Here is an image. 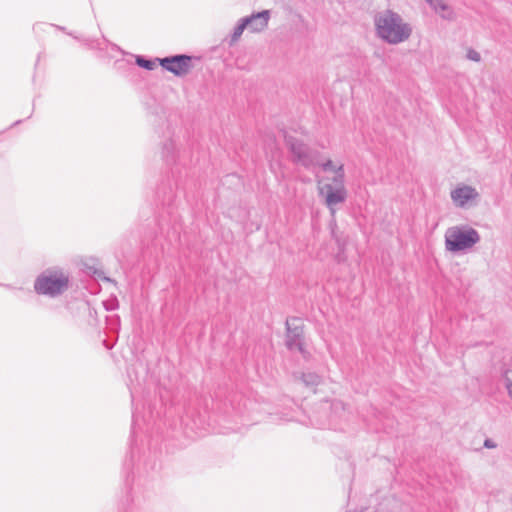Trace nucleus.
<instances>
[{"instance_id": "1", "label": "nucleus", "mask_w": 512, "mask_h": 512, "mask_svg": "<svg viewBox=\"0 0 512 512\" xmlns=\"http://www.w3.org/2000/svg\"><path fill=\"white\" fill-rule=\"evenodd\" d=\"M373 24L376 36L390 45H397L407 41L413 31L412 26L399 13L391 9L375 13Z\"/></svg>"}, {"instance_id": "2", "label": "nucleus", "mask_w": 512, "mask_h": 512, "mask_svg": "<svg viewBox=\"0 0 512 512\" xmlns=\"http://www.w3.org/2000/svg\"><path fill=\"white\" fill-rule=\"evenodd\" d=\"M69 276L60 269L45 270L34 281V291L38 295L56 298L69 288Z\"/></svg>"}, {"instance_id": "3", "label": "nucleus", "mask_w": 512, "mask_h": 512, "mask_svg": "<svg viewBox=\"0 0 512 512\" xmlns=\"http://www.w3.org/2000/svg\"><path fill=\"white\" fill-rule=\"evenodd\" d=\"M480 241L478 231L469 226H454L445 233L446 249L450 252H459L473 247Z\"/></svg>"}, {"instance_id": "4", "label": "nucleus", "mask_w": 512, "mask_h": 512, "mask_svg": "<svg viewBox=\"0 0 512 512\" xmlns=\"http://www.w3.org/2000/svg\"><path fill=\"white\" fill-rule=\"evenodd\" d=\"M286 145L292 155V161L311 170L320 164L321 153L304 141L293 136L286 137Z\"/></svg>"}, {"instance_id": "5", "label": "nucleus", "mask_w": 512, "mask_h": 512, "mask_svg": "<svg viewBox=\"0 0 512 512\" xmlns=\"http://www.w3.org/2000/svg\"><path fill=\"white\" fill-rule=\"evenodd\" d=\"M160 65L175 76L182 77L188 74L192 68V57L185 54H177L165 58H156Z\"/></svg>"}, {"instance_id": "6", "label": "nucleus", "mask_w": 512, "mask_h": 512, "mask_svg": "<svg viewBox=\"0 0 512 512\" xmlns=\"http://www.w3.org/2000/svg\"><path fill=\"white\" fill-rule=\"evenodd\" d=\"M286 346L289 350L303 351V328L293 325L289 319L286 320Z\"/></svg>"}, {"instance_id": "7", "label": "nucleus", "mask_w": 512, "mask_h": 512, "mask_svg": "<svg viewBox=\"0 0 512 512\" xmlns=\"http://www.w3.org/2000/svg\"><path fill=\"white\" fill-rule=\"evenodd\" d=\"M450 196L456 206L464 207L470 201L475 200L479 193L472 186L462 185L452 190Z\"/></svg>"}, {"instance_id": "8", "label": "nucleus", "mask_w": 512, "mask_h": 512, "mask_svg": "<svg viewBox=\"0 0 512 512\" xmlns=\"http://www.w3.org/2000/svg\"><path fill=\"white\" fill-rule=\"evenodd\" d=\"M270 17V10H263L253 13L250 16L243 17L242 20H248L247 29L250 32L259 33L267 28Z\"/></svg>"}, {"instance_id": "9", "label": "nucleus", "mask_w": 512, "mask_h": 512, "mask_svg": "<svg viewBox=\"0 0 512 512\" xmlns=\"http://www.w3.org/2000/svg\"><path fill=\"white\" fill-rule=\"evenodd\" d=\"M320 193L326 195V204L334 212L333 207L346 199L345 188H334L332 184H325L320 188Z\"/></svg>"}, {"instance_id": "10", "label": "nucleus", "mask_w": 512, "mask_h": 512, "mask_svg": "<svg viewBox=\"0 0 512 512\" xmlns=\"http://www.w3.org/2000/svg\"><path fill=\"white\" fill-rule=\"evenodd\" d=\"M161 154L167 165L172 166L178 163L179 150L177 149L174 139L169 138L163 141L161 146Z\"/></svg>"}, {"instance_id": "11", "label": "nucleus", "mask_w": 512, "mask_h": 512, "mask_svg": "<svg viewBox=\"0 0 512 512\" xmlns=\"http://www.w3.org/2000/svg\"><path fill=\"white\" fill-rule=\"evenodd\" d=\"M334 177L332 179L333 181V187L334 188H345L344 187V177H345V172H344V166L341 164L339 165L335 170H334Z\"/></svg>"}, {"instance_id": "12", "label": "nucleus", "mask_w": 512, "mask_h": 512, "mask_svg": "<svg viewBox=\"0 0 512 512\" xmlns=\"http://www.w3.org/2000/svg\"><path fill=\"white\" fill-rule=\"evenodd\" d=\"M442 19L445 20H454L455 19V13L451 6H449L446 2L441 4L439 7V11L436 12Z\"/></svg>"}, {"instance_id": "13", "label": "nucleus", "mask_w": 512, "mask_h": 512, "mask_svg": "<svg viewBox=\"0 0 512 512\" xmlns=\"http://www.w3.org/2000/svg\"><path fill=\"white\" fill-rule=\"evenodd\" d=\"M302 381L306 386H317L321 382V377L313 372L303 373Z\"/></svg>"}, {"instance_id": "14", "label": "nucleus", "mask_w": 512, "mask_h": 512, "mask_svg": "<svg viewBox=\"0 0 512 512\" xmlns=\"http://www.w3.org/2000/svg\"><path fill=\"white\" fill-rule=\"evenodd\" d=\"M156 61H157L156 59L152 60V59H147L144 56H140V55L136 56V64L139 67L144 68L149 71L155 69Z\"/></svg>"}, {"instance_id": "15", "label": "nucleus", "mask_w": 512, "mask_h": 512, "mask_svg": "<svg viewBox=\"0 0 512 512\" xmlns=\"http://www.w3.org/2000/svg\"><path fill=\"white\" fill-rule=\"evenodd\" d=\"M247 23L248 20H242V18L239 20L237 26L234 28V31L231 35L232 42L237 41L241 37L243 31L247 29Z\"/></svg>"}, {"instance_id": "16", "label": "nucleus", "mask_w": 512, "mask_h": 512, "mask_svg": "<svg viewBox=\"0 0 512 512\" xmlns=\"http://www.w3.org/2000/svg\"><path fill=\"white\" fill-rule=\"evenodd\" d=\"M504 377L506 381V388L508 390V394L512 399V370L506 371Z\"/></svg>"}, {"instance_id": "17", "label": "nucleus", "mask_w": 512, "mask_h": 512, "mask_svg": "<svg viewBox=\"0 0 512 512\" xmlns=\"http://www.w3.org/2000/svg\"><path fill=\"white\" fill-rule=\"evenodd\" d=\"M318 166H321L322 170L327 172V171H333L337 168L334 166L332 160L328 159L326 160L325 162L321 163L318 165Z\"/></svg>"}, {"instance_id": "18", "label": "nucleus", "mask_w": 512, "mask_h": 512, "mask_svg": "<svg viewBox=\"0 0 512 512\" xmlns=\"http://www.w3.org/2000/svg\"><path fill=\"white\" fill-rule=\"evenodd\" d=\"M467 58L469 60H472V61H475V62H479L481 60V56H480V53L477 52L476 50L474 49H469L468 52H467Z\"/></svg>"}, {"instance_id": "19", "label": "nucleus", "mask_w": 512, "mask_h": 512, "mask_svg": "<svg viewBox=\"0 0 512 512\" xmlns=\"http://www.w3.org/2000/svg\"><path fill=\"white\" fill-rule=\"evenodd\" d=\"M429 6L435 11V12H438L439 11V7L441 6V4H443L445 2V0H425Z\"/></svg>"}, {"instance_id": "20", "label": "nucleus", "mask_w": 512, "mask_h": 512, "mask_svg": "<svg viewBox=\"0 0 512 512\" xmlns=\"http://www.w3.org/2000/svg\"><path fill=\"white\" fill-rule=\"evenodd\" d=\"M484 447L486 448H495L496 447V444L493 442V440L491 439H486L484 441Z\"/></svg>"}, {"instance_id": "21", "label": "nucleus", "mask_w": 512, "mask_h": 512, "mask_svg": "<svg viewBox=\"0 0 512 512\" xmlns=\"http://www.w3.org/2000/svg\"><path fill=\"white\" fill-rule=\"evenodd\" d=\"M57 29L61 30V31H65V27H62V26H56Z\"/></svg>"}, {"instance_id": "22", "label": "nucleus", "mask_w": 512, "mask_h": 512, "mask_svg": "<svg viewBox=\"0 0 512 512\" xmlns=\"http://www.w3.org/2000/svg\"><path fill=\"white\" fill-rule=\"evenodd\" d=\"M103 279H104L105 281H108V282H109V281H111V280H110V278H108V277H103Z\"/></svg>"}, {"instance_id": "23", "label": "nucleus", "mask_w": 512, "mask_h": 512, "mask_svg": "<svg viewBox=\"0 0 512 512\" xmlns=\"http://www.w3.org/2000/svg\"><path fill=\"white\" fill-rule=\"evenodd\" d=\"M104 344H105V346H106L108 349H111V348H112V346L107 345L105 341H104Z\"/></svg>"}]
</instances>
